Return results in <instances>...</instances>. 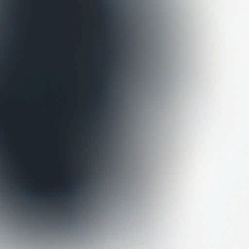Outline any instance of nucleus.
<instances>
[{
	"instance_id": "f257e3e1",
	"label": "nucleus",
	"mask_w": 249,
	"mask_h": 249,
	"mask_svg": "<svg viewBox=\"0 0 249 249\" xmlns=\"http://www.w3.org/2000/svg\"><path fill=\"white\" fill-rule=\"evenodd\" d=\"M69 186H70V188L69 189V191L70 192L71 194H72L73 192V190L72 189V186L71 185H70Z\"/></svg>"
}]
</instances>
